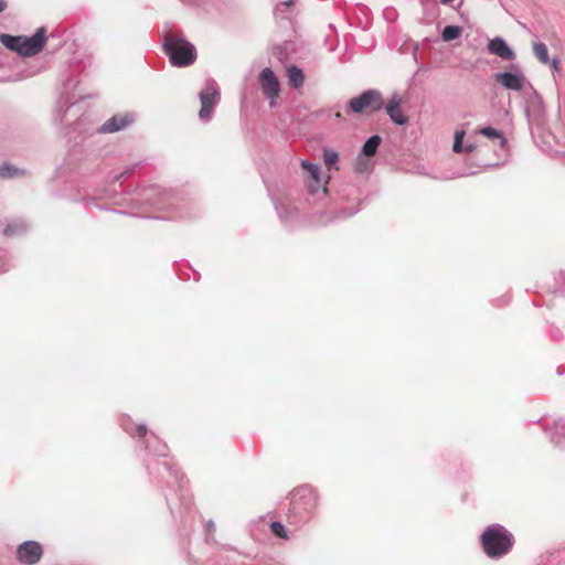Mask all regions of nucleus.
<instances>
[{
  "instance_id": "nucleus-20",
  "label": "nucleus",
  "mask_w": 565,
  "mask_h": 565,
  "mask_svg": "<svg viewBox=\"0 0 565 565\" xmlns=\"http://www.w3.org/2000/svg\"><path fill=\"white\" fill-rule=\"evenodd\" d=\"M146 447L150 449L157 456H166L168 447L166 444L157 439L156 436H151L150 439L146 440Z\"/></svg>"
},
{
  "instance_id": "nucleus-34",
  "label": "nucleus",
  "mask_w": 565,
  "mask_h": 565,
  "mask_svg": "<svg viewBox=\"0 0 565 565\" xmlns=\"http://www.w3.org/2000/svg\"><path fill=\"white\" fill-rule=\"evenodd\" d=\"M170 475L173 476L177 479V482L182 483V480L178 479V472L177 471H171Z\"/></svg>"
},
{
  "instance_id": "nucleus-38",
  "label": "nucleus",
  "mask_w": 565,
  "mask_h": 565,
  "mask_svg": "<svg viewBox=\"0 0 565 565\" xmlns=\"http://www.w3.org/2000/svg\"><path fill=\"white\" fill-rule=\"evenodd\" d=\"M454 0H440L443 4H450Z\"/></svg>"
},
{
  "instance_id": "nucleus-5",
  "label": "nucleus",
  "mask_w": 565,
  "mask_h": 565,
  "mask_svg": "<svg viewBox=\"0 0 565 565\" xmlns=\"http://www.w3.org/2000/svg\"><path fill=\"white\" fill-rule=\"evenodd\" d=\"M384 106L383 96L380 90L367 89L349 102V108L352 113H375Z\"/></svg>"
},
{
  "instance_id": "nucleus-33",
  "label": "nucleus",
  "mask_w": 565,
  "mask_h": 565,
  "mask_svg": "<svg viewBox=\"0 0 565 565\" xmlns=\"http://www.w3.org/2000/svg\"><path fill=\"white\" fill-rule=\"evenodd\" d=\"M6 8H7V2H6V0H0V13H1L2 11H4V10H6Z\"/></svg>"
},
{
  "instance_id": "nucleus-4",
  "label": "nucleus",
  "mask_w": 565,
  "mask_h": 565,
  "mask_svg": "<svg viewBox=\"0 0 565 565\" xmlns=\"http://www.w3.org/2000/svg\"><path fill=\"white\" fill-rule=\"evenodd\" d=\"M290 505L291 511L299 515L301 521H307L317 505L316 491L308 486L295 489L290 494Z\"/></svg>"
},
{
  "instance_id": "nucleus-10",
  "label": "nucleus",
  "mask_w": 565,
  "mask_h": 565,
  "mask_svg": "<svg viewBox=\"0 0 565 565\" xmlns=\"http://www.w3.org/2000/svg\"><path fill=\"white\" fill-rule=\"evenodd\" d=\"M134 121V116L131 114H118L107 119L99 128L98 132L100 134H113L117 132L127 126H129Z\"/></svg>"
},
{
  "instance_id": "nucleus-15",
  "label": "nucleus",
  "mask_w": 565,
  "mask_h": 565,
  "mask_svg": "<svg viewBox=\"0 0 565 565\" xmlns=\"http://www.w3.org/2000/svg\"><path fill=\"white\" fill-rule=\"evenodd\" d=\"M287 77L288 84L295 88L299 89L303 86L305 83V74L302 70L296 65H290L287 67Z\"/></svg>"
},
{
  "instance_id": "nucleus-19",
  "label": "nucleus",
  "mask_w": 565,
  "mask_h": 565,
  "mask_svg": "<svg viewBox=\"0 0 565 565\" xmlns=\"http://www.w3.org/2000/svg\"><path fill=\"white\" fill-rule=\"evenodd\" d=\"M381 137L374 135L370 137L362 147V153L366 157H372L376 153L379 146L381 145Z\"/></svg>"
},
{
  "instance_id": "nucleus-7",
  "label": "nucleus",
  "mask_w": 565,
  "mask_h": 565,
  "mask_svg": "<svg viewBox=\"0 0 565 565\" xmlns=\"http://www.w3.org/2000/svg\"><path fill=\"white\" fill-rule=\"evenodd\" d=\"M42 554V546L35 541H25L17 550L18 559L28 565L36 564L41 559Z\"/></svg>"
},
{
  "instance_id": "nucleus-28",
  "label": "nucleus",
  "mask_w": 565,
  "mask_h": 565,
  "mask_svg": "<svg viewBox=\"0 0 565 565\" xmlns=\"http://www.w3.org/2000/svg\"><path fill=\"white\" fill-rule=\"evenodd\" d=\"M366 169H367V162L363 158L359 157L358 161L355 163V170L358 172H364Z\"/></svg>"
},
{
  "instance_id": "nucleus-40",
  "label": "nucleus",
  "mask_w": 565,
  "mask_h": 565,
  "mask_svg": "<svg viewBox=\"0 0 565 565\" xmlns=\"http://www.w3.org/2000/svg\"><path fill=\"white\" fill-rule=\"evenodd\" d=\"M334 117L339 119V118H341V114L338 111L334 114Z\"/></svg>"
},
{
  "instance_id": "nucleus-36",
  "label": "nucleus",
  "mask_w": 565,
  "mask_h": 565,
  "mask_svg": "<svg viewBox=\"0 0 565 565\" xmlns=\"http://www.w3.org/2000/svg\"><path fill=\"white\" fill-rule=\"evenodd\" d=\"M130 171H126L125 173H122L120 177L117 178V180H120V179H126L128 178Z\"/></svg>"
},
{
  "instance_id": "nucleus-31",
  "label": "nucleus",
  "mask_w": 565,
  "mask_h": 565,
  "mask_svg": "<svg viewBox=\"0 0 565 565\" xmlns=\"http://www.w3.org/2000/svg\"><path fill=\"white\" fill-rule=\"evenodd\" d=\"M77 84H78L77 81H75L74 84H73V81L68 78V79H66L64 82V87H65V89H68L71 87H73V86H76Z\"/></svg>"
},
{
  "instance_id": "nucleus-18",
  "label": "nucleus",
  "mask_w": 565,
  "mask_h": 565,
  "mask_svg": "<svg viewBox=\"0 0 565 565\" xmlns=\"http://www.w3.org/2000/svg\"><path fill=\"white\" fill-rule=\"evenodd\" d=\"M73 98L74 97H71L67 92L61 96L54 116V119L56 121H62L66 110L74 104V102L72 100Z\"/></svg>"
},
{
  "instance_id": "nucleus-11",
  "label": "nucleus",
  "mask_w": 565,
  "mask_h": 565,
  "mask_svg": "<svg viewBox=\"0 0 565 565\" xmlns=\"http://www.w3.org/2000/svg\"><path fill=\"white\" fill-rule=\"evenodd\" d=\"M495 81L508 89L520 92L523 89L524 75L520 71L516 73L503 72L495 74Z\"/></svg>"
},
{
  "instance_id": "nucleus-24",
  "label": "nucleus",
  "mask_w": 565,
  "mask_h": 565,
  "mask_svg": "<svg viewBox=\"0 0 565 565\" xmlns=\"http://www.w3.org/2000/svg\"><path fill=\"white\" fill-rule=\"evenodd\" d=\"M479 132L489 139H499L501 147H503L507 143V139L504 138L503 134L495 128L484 127L481 128Z\"/></svg>"
},
{
  "instance_id": "nucleus-25",
  "label": "nucleus",
  "mask_w": 565,
  "mask_h": 565,
  "mask_svg": "<svg viewBox=\"0 0 565 565\" xmlns=\"http://www.w3.org/2000/svg\"><path fill=\"white\" fill-rule=\"evenodd\" d=\"M323 160L328 169H332L335 166L337 161L339 160V154L334 150L324 149Z\"/></svg>"
},
{
  "instance_id": "nucleus-39",
  "label": "nucleus",
  "mask_w": 565,
  "mask_h": 565,
  "mask_svg": "<svg viewBox=\"0 0 565 565\" xmlns=\"http://www.w3.org/2000/svg\"><path fill=\"white\" fill-rule=\"evenodd\" d=\"M162 465H163L164 469H167L169 471V473L172 471L166 461Z\"/></svg>"
},
{
  "instance_id": "nucleus-41",
  "label": "nucleus",
  "mask_w": 565,
  "mask_h": 565,
  "mask_svg": "<svg viewBox=\"0 0 565 565\" xmlns=\"http://www.w3.org/2000/svg\"><path fill=\"white\" fill-rule=\"evenodd\" d=\"M356 211H352L350 212L349 214H345L344 216H351V215H354Z\"/></svg>"
},
{
  "instance_id": "nucleus-29",
  "label": "nucleus",
  "mask_w": 565,
  "mask_h": 565,
  "mask_svg": "<svg viewBox=\"0 0 565 565\" xmlns=\"http://www.w3.org/2000/svg\"><path fill=\"white\" fill-rule=\"evenodd\" d=\"M547 64L550 65L551 70L554 72H557L559 70V62H558L557 57H553L552 60H550V62Z\"/></svg>"
},
{
  "instance_id": "nucleus-44",
  "label": "nucleus",
  "mask_w": 565,
  "mask_h": 565,
  "mask_svg": "<svg viewBox=\"0 0 565 565\" xmlns=\"http://www.w3.org/2000/svg\"><path fill=\"white\" fill-rule=\"evenodd\" d=\"M557 374H563V372L561 371V367L557 369Z\"/></svg>"
},
{
  "instance_id": "nucleus-42",
  "label": "nucleus",
  "mask_w": 565,
  "mask_h": 565,
  "mask_svg": "<svg viewBox=\"0 0 565 565\" xmlns=\"http://www.w3.org/2000/svg\"><path fill=\"white\" fill-rule=\"evenodd\" d=\"M167 503L169 504V507H171L169 499H167ZM170 509H171V512L173 513V509L172 508H170Z\"/></svg>"
},
{
  "instance_id": "nucleus-16",
  "label": "nucleus",
  "mask_w": 565,
  "mask_h": 565,
  "mask_svg": "<svg viewBox=\"0 0 565 565\" xmlns=\"http://www.w3.org/2000/svg\"><path fill=\"white\" fill-rule=\"evenodd\" d=\"M465 135H466V132L463 130H456V132H455L452 150L456 153H461V152L470 153L476 149L475 143L469 142L466 146L462 145Z\"/></svg>"
},
{
  "instance_id": "nucleus-1",
  "label": "nucleus",
  "mask_w": 565,
  "mask_h": 565,
  "mask_svg": "<svg viewBox=\"0 0 565 565\" xmlns=\"http://www.w3.org/2000/svg\"><path fill=\"white\" fill-rule=\"evenodd\" d=\"M46 29L41 26L32 36L1 34L0 42L10 51L28 57L39 54L46 43Z\"/></svg>"
},
{
  "instance_id": "nucleus-21",
  "label": "nucleus",
  "mask_w": 565,
  "mask_h": 565,
  "mask_svg": "<svg viewBox=\"0 0 565 565\" xmlns=\"http://www.w3.org/2000/svg\"><path fill=\"white\" fill-rule=\"evenodd\" d=\"M533 54L544 65L550 62L547 46L543 42H533L532 44Z\"/></svg>"
},
{
  "instance_id": "nucleus-22",
  "label": "nucleus",
  "mask_w": 565,
  "mask_h": 565,
  "mask_svg": "<svg viewBox=\"0 0 565 565\" xmlns=\"http://www.w3.org/2000/svg\"><path fill=\"white\" fill-rule=\"evenodd\" d=\"M24 171L9 163L0 164V178H15L23 175Z\"/></svg>"
},
{
  "instance_id": "nucleus-37",
  "label": "nucleus",
  "mask_w": 565,
  "mask_h": 565,
  "mask_svg": "<svg viewBox=\"0 0 565 565\" xmlns=\"http://www.w3.org/2000/svg\"><path fill=\"white\" fill-rule=\"evenodd\" d=\"M559 276L564 279V286H563V287H561V291H562L563 294H565V274H562V273H561V274H559Z\"/></svg>"
},
{
  "instance_id": "nucleus-35",
  "label": "nucleus",
  "mask_w": 565,
  "mask_h": 565,
  "mask_svg": "<svg viewBox=\"0 0 565 565\" xmlns=\"http://www.w3.org/2000/svg\"><path fill=\"white\" fill-rule=\"evenodd\" d=\"M170 475L173 476L177 479V482L182 483V480L178 479V472L177 471H171Z\"/></svg>"
},
{
  "instance_id": "nucleus-13",
  "label": "nucleus",
  "mask_w": 565,
  "mask_h": 565,
  "mask_svg": "<svg viewBox=\"0 0 565 565\" xmlns=\"http://www.w3.org/2000/svg\"><path fill=\"white\" fill-rule=\"evenodd\" d=\"M488 50L491 54L497 55L503 60H512L514 57L513 50L501 38L490 40Z\"/></svg>"
},
{
  "instance_id": "nucleus-2",
  "label": "nucleus",
  "mask_w": 565,
  "mask_h": 565,
  "mask_svg": "<svg viewBox=\"0 0 565 565\" xmlns=\"http://www.w3.org/2000/svg\"><path fill=\"white\" fill-rule=\"evenodd\" d=\"M163 51L173 66L185 67L196 60L195 46L183 36L167 33L163 38Z\"/></svg>"
},
{
  "instance_id": "nucleus-17",
  "label": "nucleus",
  "mask_w": 565,
  "mask_h": 565,
  "mask_svg": "<svg viewBox=\"0 0 565 565\" xmlns=\"http://www.w3.org/2000/svg\"><path fill=\"white\" fill-rule=\"evenodd\" d=\"M28 228V225L22 220H15L8 223L3 228V235L8 237L17 236L24 233Z\"/></svg>"
},
{
  "instance_id": "nucleus-27",
  "label": "nucleus",
  "mask_w": 565,
  "mask_h": 565,
  "mask_svg": "<svg viewBox=\"0 0 565 565\" xmlns=\"http://www.w3.org/2000/svg\"><path fill=\"white\" fill-rule=\"evenodd\" d=\"M294 1L292 0H286V1H281L276 8H275V15L276 17H280L281 18H286L284 15L285 11L287 9H289L291 6H292Z\"/></svg>"
},
{
  "instance_id": "nucleus-32",
  "label": "nucleus",
  "mask_w": 565,
  "mask_h": 565,
  "mask_svg": "<svg viewBox=\"0 0 565 565\" xmlns=\"http://www.w3.org/2000/svg\"><path fill=\"white\" fill-rule=\"evenodd\" d=\"M206 529L209 532H213L214 531V523L212 521H209L207 524H206Z\"/></svg>"
},
{
  "instance_id": "nucleus-12",
  "label": "nucleus",
  "mask_w": 565,
  "mask_h": 565,
  "mask_svg": "<svg viewBox=\"0 0 565 565\" xmlns=\"http://www.w3.org/2000/svg\"><path fill=\"white\" fill-rule=\"evenodd\" d=\"M386 114L390 119L399 126H404L408 122V117L401 109V98L397 94H394L385 105Z\"/></svg>"
},
{
  "instance_id": "nucleus-6",
  "label": "nucleus",
  "mask_w": 565,
  "mask_h": 565,
  "mask_svg": "<svg viewBox=\"0 0 565 565\" xmlns=\"http://www.w3.org/2000/svg\"><path fill=\"white\" fill-rule=\"evenodd\" d=\"M218 85L214 79H207L206 86L200 93L201 109L199 118L202 121H209L212 118L213 109L220 102Z\"/></svg>"
},
{
  "instance_id": "nucleus-8",
  "label": "nucleus",
  "mask_w": 565,
  "mask_h": 565,
  "mask_svg": "<svg viewBox=\"0 0 565 565\" xmlns=\"http://www.w3.org/2000/svg\"><path fill=\"white\" fill-rule=\"evenodd\" d=\"M260 86L264 95L270 99V106H274V99L278 97L280 92V84L269 67H264L260 72Z\"/></svg>"
},
{
  "instance_id": "nucleus-26",
  "label": "nucleus",
  "mask_w": 565,
  "mask_h": 565,
  "mask_svg": "<svg viewBox=\"0 0 565 565\" xmlns=\"http://www.w3.org/2000/svg\"><path fill=\"white\" fill-rule=\"evenodd\" d=\"M270 530L276 536L287 539L286 529L282 523L278 521L271 522Z\"/></svg>"
},
{
  "instance_id": "nucleus-14",
  "label": "nucleus",
  "mask_w": 565,
  "mask_h": 565,
  "mask_svg": "<svg viewBox=\"0 0 565 565\" xmlns=\"http://www.w3.org/2000/svg\"><path fill=\"white\" fill-rule=\"evenodd\" d=\"M550 434L553 444L557 447H565V418L555 420Z\"/></svg>"
},
{
  "instance_id": "nucleus-43",
  "label": "nucleus",
  "mask_w": 565,
  "mask_h": 565,
  "mask_svg": "<svg viewBox=\"0 0 565 565\" xmlns=\"http://www.w3.org/2000/svg\"><path fill=\"white\" fill-rule=\"evenodd\" d=\"M125 430L129 434H132L128 427H125Z\"/></svg>"
},
{
  "instance_id": "nucleus-23",
  "label": "nucleus",
  "mask_w": 565,
  "mask_h": 565,
  "mask_svg": "<svg viewBox=\"0 0 565 565\" xmlns=\"http://www.w3.org/2000/svg\"><path fill=\"white\" fill-rule=\"evenodd\" d=\"M462 33V29L458 25H447L441 32V39L445 42H450L458 39Z\"/></svg>"
},
{
  "instance_id": "nucleus-9",
  "label": "nucleus",
  "mask_w": 565,
  "mask_h": 565,
  "mask_svg": "<svg viewBox=\"0 0 565 565\" xmlns=\"http://www.w3.org/2000/svg\"><path fill=\"white\" fill-rule=\"evenodd\" d=\"M301 168L308 173V189L311 194L317 193L320 189L327 192V188L322 184L320 178V167L308 160L301 161Z\"/></svg>"
},
{
  "instance_id": "nucleus-3",
  "label": "nucleus",
  "mask_w": 565,
  "mask_h": 565,
  "mask_svg": "<svg viewBox=\"0 0 565 565\" xmlns=\"http://www.w3.org/2000/svg\"><path fill=\"white\" fill-rule=\"evenodd\" d=\"M481 544L489 557H501L513 545V535L502 525L492 524L481 535Z\"/></svg>"
},
{
  "instance_id": "nucleus-30",
  "label": "nucleus",
  "mask_w": 565,
  "mask_h": 565,
  "mask_svg": "<svg viewBox=\"0 0 565 565\" xmlns=\"http://www.w3.org/2000/svg\"><path fill=\"white\" fill-rule=\"evenodd\" d=\"M136 433L140 437H145L147 435V427L143 424H140L136 427Z\"/></svg>"
}]
</instances>
